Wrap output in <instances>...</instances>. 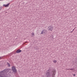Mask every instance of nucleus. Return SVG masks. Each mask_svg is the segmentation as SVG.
<instances>
[{
    "mask_svg": "<svg viewBox=\"0 0 77 77\" xmlns=\"http://www.w3.org/2000/svg\"><path fill=\"white\" fill-rule=\"evenodd\" d=\"M74 69H70V70L71 71H74Z\"/></svg>",
    "mask_w": 77,
    "mask_h": 77,
    "instance_id": "obj_12",
    "label": "nucleus"
},
{
    "mask_svg": "<svg viewBox=\"0 0 77 77\" xmlns=\"http://www.w3.org/2000/svg\"><path fill=\"white\" fill-rule=\"evenodd\" d=\"M53 62L55 63H56V62H57V61H56V60H54L53 61Z\"/></svg>",
    "mask_w": 77,
    "mask_h": 77,
    "instance_id": "obj_10",
    "label": "nucleus"
},
{
    "mask_svg": "<svg viewBox=\"0 0 77 77\" xmlns=\"http://www.w3.org/2000/svg\"><path fill=\"white\" fill-rule=\"evenodd\" d=\"M12 69L14 72L16 73L17 72V69L15 66H13L12 67Z\"/></svg>",
    "mask_w": 77,
    "mask_h": 77,
    "instance_id": "obj_4",
    "label": "nucleus"
},
{
    "mask_svg": "<svg viewBox=\"0 0 77 77\" xmlns=\"http://www.w3.org/2000/svg\"><path fill=\"white\" fill-rule=\"evenodd\" d=\"M72 75H73V76H75V74H72Z\"/></svg>",
    "mask_w": 77,
    "mask_h": 77,
    "instance_id": "obj_14",
    "label": "nucleus"
},
{
    "mask_svg": "<svg viewBox=\"0 0 77 77\" xmlns=\"http://www.w3.org/2000/svg\"><path fill=\"white\" fill-rule=\"evenodd\" d=\"M72 31H71V32H70V33H72Z\"/></svg>",
    "mask_w": 77,
    "mask_h": 77,
    "instance_id": "obj_17",
    "label": "nucleus"
},
{
    "mask_svg": "<svg viewBox=\"0 0 77 77\" xmlns=\"http://www.w3.org/2000/svg\"><path fill=\"white\" fill-rule=\"evenodd\" d=\"M66 69V70H69L70 69Z\"/></svg>",
    "mask_w": 77,
    "mask_h": 77,
    "instance_id": "obj_15",
    "label": "nucleus"
},
{
    "mask_svg": "<svg viewBox=\"0 0 77 77\" xmlns=\"http://www.w3.org/2000/svg\"><path fill=\"white\" fill-rule=\"evenodd\" d=\"M50 69L48 70L47 71H46V75L44 77H55L54 75H55V73H56V70L54 69L52 71V72L53 73L52 74H50Z\"/></svg>",
    "mask_w": 77,
    "mask_h": 77,
    "instance_id": "obj_2",
    "label": "nucleus"
},
{
    "mask_svg": "<svg viewBox=\"0 0 77 77\" xmlns=\"http://www.w3.org/2000/svg\"><path fill=\"white\" fill-rule=\"evenodd\" d=\"M74 29H73L72 31V32H73V31H74Z\"/></svg>",
    "mask_w": 77,
    "mask_h": 77,
    "instance_id": "obj_16",
    "label": "nucleus"
},
{
    "mask_svg": "<svg viewBox=\"0 0 77 77\" xmlns=\"http://www.w3.org/2000/svg\"><path fill=\"white\" fill-rule=\"evenodd\" d=\"M22 51L20 49L16 51V53H21Z\"/></svg>",
    "mask_w": 77,
    "mask_h": 77,
    "instance_id": "obj_6",
    "label": "nucleus"
},
{
    "mask_svg": "<svg viewBox=\"0 0 77 77\" xmlns=\"http://www.w3.org/2000/svg\"><path fill=\"white\" fill-rule=\"evenodd\" d=\"M10 70L9 69H6L3 70L0 72V77H6L7 73L9 72Z\"/></svg>",
    "mask_w": 77,
    "mask_h": 77,
    "instance_id": "obj_1",
    "label": "nucleus"
},
{
    "mask_svg": "<svg viewBox=\"0 0 77 77\" xmlns=\"http://www.w3.org/2000/svg\"><path fill=\"white\" fill-rule=\"evenodd\" d=\"M35 50H38L39 49V48H38V47L36 46L35 47Z\"/></svg>",
    "mask_w": 77,
    "mask_h": 77,
    "instance_id": "obj_8",
    "label": "nucleus"
},
{
    "mask_svg": "<svg viewBox=\"0 0 77 77\" xmlns=\"http://www.w3.org/2000/svg\"><path fill=\"white\" fill-rule=\"evenodd\" d=\"M53 27L51 26H50L48 27V29L49 30H51V31H52V30H53Z\"/></svg>",
    "mask_w": 77,
    "mask_h": 77,
    "instance_id": "obj_5",
    "label": "nucleus"
},
{
    "mask_svg": "<svg viewBox=\"0 0 77 77\" xmlns=\"http://www.w3.org/2000/svg\"><path fill=\"white\" fill-rule=\"evenodd\" d=\"M46 50H48V48H47V49H46Z\"/></svg>",
    "mask_w": 77,
    "mask_h": 77,
    "instance_id": "obj_20",
    "label": "nucleus"
},
{
    "mask_svg": "<svg viewBox=\"0 0 77 77\" xmlns=\"http://www.w3.org/2000/svg\"><path fill=\"white\" fill-rule=\"evenodd\" d=\"M32 35H33V36H34L35 34L34 33V32H32Z\"/></svg>",
    "mask_w": 77,
    "mask_h": 77,
    "instance_id": "obj_9",
    "label": "nucleus"
},
{
    "mask_svg": "<svg viewBox=\"0 0 77 77\" xmlns=\"http://www.w3.org/2000/svg\"><path fill=\"white\" fill-rule=\"evenodd\" d=\"M1 59V57H0V59Z\"/></svg>",
    "mask_w": 77,
    "mask_h": 77,
    "instance_id": "obj_19",
    "label": "nucleus"
},
{
    "mask_svg": "<svg viewBox=\"0 0 77 77\" xmlns=\"http://www.w3.org/2000/svg\"><path fill=\"white\" fill-rule=\"evenodd\" d=\"M2 9V7H0V11H1Z\"/></svg>",
    "mask_w": 77,
    "mask_h": 77,
    "instance_id": "obj_13",
    "label": "nucleus"
},
{
    "mask_svg": "<svg viewBox=\"0 0 77 77\" xmlns=\"http://www.w3.org/2000/svg\"><path fill=\"white\" fill-rule=\"evenodd\" d=\"M47 33V31L44 29L42 31L41 34L42 35H45Z\"/></svg>",
    "mask_w": 77,
    "mask_h": 77,
    "instance_id": "obj_3",
    "label": "nucleus"
},
{
    "mask_svg": "<svg viewBox=\"0 0 77 77\" xmlns=\"http://www.w3.org/2000/svg\"><path fill=\"white\" fill-rule=\"evenodd\" d=\"M7 64L8 66H11V65H10V64H9V63H8Z\"/></svg>",
    "mask_w": 77,
    "mask_h": 77,
    "instance_id": "obj_11",
    "label": "nucleus"
},
{
    "mask_svg": "<svg viewBox=\"0 0 77 77\" xmlns=\"http://www.w3.org/2000/svg\"><path fill=\"white\" fill-rule=\"evenodd\" d=\"M5 13H8V12H6Z\"/></svg>",
    "mask_w": 77,
    "mask_h": 77,
    "instance_id": "obj_18",
    "label": "nucleus"
},
{
    "mask_svg": "<svg viewBox=\"0 0 77 77\" xmlns=\"http://www.w3.org/2000/svg\"><path fill=\"white\" fill-rule=\"evenodd\" d=\"M10 4V3H8L6 5H5L4 4L3 5V6H5V7H8V6H9V5Z\"/></svg>",
    "mask_w": 77,
    "mask_h": 77,
    "instance_id": "obj_7",
    "label": "nucleus"
}]
</instances>
